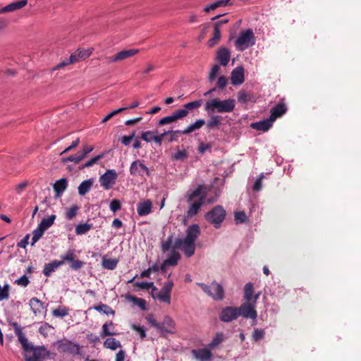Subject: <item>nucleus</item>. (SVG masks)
Returning <instances> with one entry per match:
<instances>
[{
  "label": "nucleus",
  "instance_id": "obj_16",
  "mask_svg": "<svg viewBox=\"0 0 361 361\" xmlns=\"http://www.w3.org/2000/svg\"><path fill=\"white\" fill-rule=\"evenodd\" d=\"M287 111L288 108L285 99H281L279 104L271 109L269 118L274 122L278 118L285 114Z\"/></svg>",
  "mask_w": 361,
  "mask_h": 361
},
{
  "label": "nucleus",
  "instance_id": "obj_55",
  "mask_svg": "<svg viewBox=\"0 0 361 361\" xmlns=\"http://www.w3.org/2000/svg\"><path fill=\"white\" fill-rule=\"evenodd\" d=\"M104 154H100L92 159H90L89 161L85 162L83 165H82L80 169H82L85 168H88L92 166L93 164H96L99 160H100L102 158H103Z\"/></svg>",
  "mask_w": 361,
  "mask_h": 361
},
{
  "label": "nucleus",
  "instance_id": "obj_37",
  "mask_svg": "<svg viewBox=\"0 0 361 361\" xmlns=\"http://www.w3.org/2000/svg\"><path fill=\"white\" fill-rule=\"evenodd\" d=\"M220 39H221V28L218 27V25L216 26L214 25L213 37L211 39H209L207 42V44L209 46V47H214L216 44H217V43L219 42Z\"/></svg>",
  "mask_w": 361,
  "mask_h": 361
},
{
  "label": "nucleus",
  "instance_id": "obj_19",
  "mask_svg": "<svg viewBox=\"0 0 361 361\" xmlns=\"http://www.w3.org/2000/svg\"><path fill=\"white\" fill-rule=\"evenodd\" d=\"M30 351L32 352V355H25V361H42L41 359L44 357L47 353L44 347L35 348L32 346V349H30Z\"/></svg>",
  "mask_w": 361,
  "mask_h": 361
},
{
  "label": "nucleus",
  "instance_id": "obj_18",
  "mask_svg": "<svg viewBox=\"0 0 361 361\" xmlns=\"http://www.w3.org/2000/svg\"><path fill=\"white\" fill-rule=\"evenodd\" d=\"M244 68L242 66L235 68L231 74V82L233 85H240L244 82Z\"/></svg>",
  "mask_w": 361,
  "mask_h": 361
},
{
  "label": "nucleus",
  "instance_id": "obj_5",
  "mask_svg": "<svg viewBox=\"0 0 361 361\" xmlns=\"http://www.w3.org/2000/svg\"><path fill=\"white\" fill-rule=\"evenodd\" d=\"M226 214V212L224 207L217 205L205 214V219L209 223L213 224L216 228H219L224 221Z\"/></svg>",
  "mask_w": 361,
  "mask_h": 361
},
{
  "label": "nucleus",
  "instance_id": "obj_43",
  "mask_svg": "<svg viewBox=\"0 0 361 361\" xmlns=\"http://www.w3.org/2000/svg\"><path fill=\"white\" fill-rule=\"evenodd\" d=\"M93 308L97 312H102L106 315L115 314V311L110 306L106 304L101 303L99 305L94 306Z\"/></svg>",
  "mask_w": 361,
  "mask_h": 361
},
{
  "label": "nucleus",
  "instance_id": "obj_44",
  "mask_svg": "<svg viewBox=\"0 0 361 361\" xmlns=\"http://www.w3.org/2000/svg\"><path fill=\"white\" fill-rule=\"evenodd\" d=\"M92 228V224H80L75 227V233L77 235H83L87 233Z\"/></svg>",
  "mask_w": 361,
  "mask_h": 361
},
{
  "label": "nucleus",
  "instance_id": "obj_50",
  "mask_svg": "<svg viewBox=\"0 0 361 361\" xmlns=\"http://www.w3.org/2000/svg\"><path fill=\"white\" fill-rule=\"evenodd\" d=\"M188 157V153L185 149H178L176 153L172 155V159L176 161H183Z\"/></svg>",
  "mask_w": 361,
  "mask_h": 361
},
{
  "label": "nucleus",
  "instance_id": "obj_28",
  "mask_svg": "<svg viewBox=\"0 0 361 361\" xmlns=\"http://www.w3.org/2000/svg\"><path fill=\"white\" fill-rule=\"evenodd\" d=\"M68 187V181L66 178H61L56 180L54 185V190L55 192V196L59 197L62 195L63 192Z\"/></svg>",
  "mask_w": 361,
  "mask_h": 361
},
{
  "label": "nucleus",
  "instance_id": "obj_23",
  "mask_svg": "<svg viewBox=\"0 0 361 361\" xmlns=\"http://www.w3.org/2000/svg\"><path fill=\"white\" fill-rule=\"evenodd\" d=\"M200 233V227L197 224H192L190 226L186 231V236L183 238L190 242L195 243Z\"/></svg>",
  "mask_w": 361,
  "mask_h": 361
},
{
  "label": "nucleus",
  "instance_id": "obj_59",
  "mask_svg": "<svg viewBox=\"0 0 361 361\" xmlns=\"http://www.w3.org/2000/svg\"><path fill=\"white\" fill-rule=\"evenodd\" d=\"M265 334V331L264 329H255L252 334V339L254 341H258L259 340L262 339Z\"/></svg>",
  "mask_w": 361,
  "mask_h": 361
},
{
  "label": "nucleus",
  "instance_id": "obj_40",
  "mask_svg": "<svg viewBox=\"0 0 361 361\" xmlns=\"http://www.w3.org/2000/svg\"><path fill=\"white\" fill-rule=\"evenodd\" d=\"M104 346L106 348L115 350L118 348L121 347V344L119 341H117L114 338H109L104 341Z\"/></svg>",
  "mask_w": 361,
  "mask_h": 361
},
{
  "label": "nucleus",
  "instance_id": "obj_64",
  "mask_svg": "<svg viewBox=\"0 0 361 361\" xmlns=\"http://www.w3.org/2000/svg\"><path fill=\"white\" fill-rule=\"evenodd\" d=\"M109 207L111 212H116L121 209V202L118 200L114 199L111 201Z\"/></svg>",
  "mask_w": 361,
  "mask_h": 361
},
{
  "label": "nucleus",
  "instance_id": "obj_42",
  "mask_svg": "<svg viewBox=\"0 0 361 361\" xmlns=\"http://www.w3.org/2000/svg\"><path fill=\"white\" fill-rule=\"evenodd\" d=\"M55 219L56 215L52 214L47 218L42 219L38 226L41 227L43 230L46 231L53 225Z\"/></svg>",
  "mask_w": 361,
  "mask_h": 361
},
{
  "label": "nucleus",
  "instance_id": "obj_7",
  "mask_svg": "<svg viewBox=\"0 0 361 361\" xmlns=\"http://www.w3.org/2000/svg\"><path fill=\"white\" fill-rule=\"evenodd\" d=\"M61 262H66L70 263V269L74 271L80 270L85 264L82 260L77 259L75 250L74 249H69L67 252L61 256Z\"/></svg>",
  "mask_w": 361,
  "mask_h": 361
},
{
  "label": "nucleus",
  "instance_id": "obj_52",
  "mask_svg": "<svg viewBox=\"0 0 361 361\" xmlns=\"http://www.w3.org/2000/svg\"><path fill=\"white\" fill-rule=\"evenodd\" d=\"M75 63V59L74 56H72L71 55L68 59L63 60L61 62H60L56 66H54L52 70L53 71L58 70V69L63 68L69 64H72V63Z\"/></svg>",
  "mask_w": 361,
  "mask_h": 361
},
{
  "label": "nucleus",
  "instance_id": "obj_58",
  "mask_svg": "<svg viewBox=\"0 0 361 361\" xmlns=\"http://www.w3.org/2000/svg\"><path fill=\"white\" fill-rule=\"evenodd\" d=\"M157 131L148 130L144 131L141 134V138L147 142H150L153 140V137L157 134Z\"/></svg>",
  "mask_w": 361,
  "mask_h": 361
},
{
  "label": "nucleus",
  "instance_id": "obj_20",
  "mask_svg": "<svg viewBox=\"0 0 361 361\" xmlns=\"http://www.w3.org/2000/svg\"><path fill=\"white\" fill-rule=\"evenodd\" d=\"M15 327V333L18 336L19 342L21 343L23 348L26 352H30V349H32V345L28 343V341L21 329L19 327L17 323H13Z\"/></svg>",
  "mask_w": 361,
  "mask_h": 361
},
{
  "label": "nucleus",
  "instance_id": "obj_57",
  "mask_svg": "<svg viewBox=\"0 0 361 361\" xmlns=\"http://www.w3.org/2000/svg\"><path fill=\"white\" fill-rule=\"evenodd\" d=\"M135 286L137 287L140 288L141 289L148 290L150 288H152L153 293L154 290H157V288L154 286L153 282H136L135 283Z\"/></svg>",
  "mask_w": 361,
  "mask_h": 361
},
{
  "label": "nucleus",
  "instance_id": "obj_14",
  "mask_svg": "<svg viewBox=\"0 0 361 361\" xmlns=\"http://www.w3.org/2000/svg\"><path fill=\"white\" fill-rule=\"evenodd\" d=\"M157 330L160 331V336L166 338L167 334H173L175 333V322L169 316H165L162 322L159 323Z\"/></svg>",
  "mask_w": 361,
  "mask_h": 361
},
{
  "label": "nucleus",
  "instance_id": "obj_21",
  "mask_svg": "<svg viewBox=\"0 0 361 361\" xmlns=\"http://www.w3.org/2000/svg\"><path fill=\"white\" fill-rule=\"evenodd\" d=\"M273 123L274 121L268 118L258 122L252 123L250 127L256 130L267 132L271 128Z\"/></svg>",
  "mask_w": 361,
  "mask_h": 361
},
{
  "label": "nucleus",
  "instance_id": "obj_11",
  "mask_svg": "<svg viewBox=\"0 0 361 361\" xmlns=\"http://www.w3.org/2000/svg\"><path fill=\"white\" fill-rule=\"evenodd\" d=\"M240 313V316L245 319L250 318L255 322L257 317V312L255 310V305L251 302L246 301L243 302L240 307H237Z\"/></svg>",
  "mask_w": 361,
  "mask_h": 361
},
{
  "label": "nucleus",
  "instance_id": "obj_10",
  "mask_svg": "<svg viewBox=\"0 0 361 361\" xmlns=\"http://www.w3.org/2000/svg\"><path fill=\"white\" fill-rule=\"evenodd\" d=\"M174 249H180L187 257H192L195 251V243L183 240L181 238H177L173 244Z\"/></svg>",
  "mask_w": 361,
  "mask_h": 361
},
{
  "label": "nucleus",
  "instance_id": "obj_27",
  "mask_svg": "<svg viewBox=\"0 0 361 361\" xmlns=\"http://www.w3.org/2000/svg\"><path fill=\"white\" fill-rule=\"evenodd\" d=\"M152 203L149 200H147L137 204V211L140 216H147L152 212Z\"/></svg>",
  "mask_w": 361,
  "mask_h": 361
},
{
  "label": "nucleus",
  "instance_id": "obj_38",
  "mask_svg": "<svg viewBox=\"0 0 361 361\" xmlns=\"http://www.w3.org/2000/svg\"><path fill=\"white\" fill-rule=\"evenodd\" d=\"M230 0H217L214 3L205 6L204 8V11L206 13H209L211 11H213L219 7H224L228 5Z\"/></svg>",
  "mask_w": 361,
  "mask_h": 361
},
{
  "label": "nucleus",
  "instance_id": "obj_47",
  "mask_svg": "<svg viewBox=\"0 0 361 361\" xmlns=\"http://www.w3.org/2000/svg\"><path fill=\"white\" fill-rule=\"evenodd\" d=\"M52 314L56 317H63L68 314V308L64 306H59L57 309L52 311Z\"/></svg>",
  "mask_w": 361,
  "mask_h": 361
},
{
  "label": "nucleus",
  "instance_id": "obj_25",
  "mask_svg": "<svg viewBox=\"0 0 361 361\" xmlns=\"http://www.w3.org/2000/svg\"><path fill=\"white\" fill-rule=\"evenodd\" d=\"M63 264V262L61 260H54L49 263L45 264L43 269V274L45 276H49L51 273L55 271L59 267Z\"/></svg>",
  "mask_w": 361,
  "mask_h": 361
},
{
  "label": "nucleus",
  "instance_id": "obj_45",
  "mask_svg": "<svg viewBox=\"0 0 361 361\" xmlns=\"http://www.w3.org/2000/svg\"><path fill=\"white\" fill-rule=\"evenodd\" d=\"M128 298L129 299V300L132 301L135 305H137L141 310H147V303L145 300L137 298L133 295H129Z\"/></svg>",
  "mask_w": 361,
  "mask_h": 361
},
{
  "label": "nucleus",
  "instance_id": "obj_36",
  "mask_svg": "<svg viewBox=\"0 0 361 361\" xmlns=\"http://www.w3.org/2000/svg\"><path fill=\"white\" fill-rule=\"evenodd\" d=\"M92 185L93 180L92 179H87L82 181L78 186V194L80 196L85 195L90 190Z\"/></svg>",
  "mask_w": 361,
  "mask_h": 361
},
{
  "label": "nucleus",
  "instance_id": "obj_8",
  "mask_svg": "<svg viewBox=\"0 0 361 361\" xmlns=\"http://www.w3.org/2000/svg\"><path fill=\"white\" fill-rule=\"evenodd\" d=\"M173 287V282L171 280L167 281L164 283L163 287L161 288V290L157 293L156 295H154L153 293H152V297L154 299H158L159 301L170 304L171 302V293L172 290V288Z\"/></svg>",
  "mask_w": 361,
  "mask_h": 361
},
{
  "label": "nucleus",
  "instance_id": "obj_4",
  "mask_svg": "<svg viewBox=\"0 0 361 361\" xmlns=\"http://www.w3.org/2000/svg\"><path fill=\"white\" fill-rule=\"evenodd\" d=\"M255 44V37L252 29L240 32L238 37L235 41V47L238 51H245Z\"/></svg>",
  "mask_w": 361,
  "mask_h": 361
},
{
  "label": "nucleus",
  "instance_id": "obj_34",
  "mask_svg": "<svg viewBox=\"0 0 361 361\" xmlns=\"http://www.w3.org/2000/svg\"><path fill=\"white\" fill-rule=\"evenodd\" d=\"M205 124L204 119H198L195 123L190 124L183 130L184 135H188L196 130L200 129Z\"/></svg>",
  "mask_w": 361,
  "mask_h": 361
},
{
  "label": "nucleus",
  "instance_id": "obj_53",
  "mask_svg": "<svg viewBox=\"0 0 361 361\" xmlns=\"http://www.w3.org/2000/svg\"><path fill=\"white\" fill-rule=\"evenodd\" d=\"M224 340V335L222 333H217L215 336L213 338L210 343L209 344V347L210 348H214L218 345H219Z\"/></svg>",
  "mask_w": 361,
  "mask_h": 361
},
{
  "label": "nucleus",
  "instance_id": "obj_17",
  "mask_svg": "<svg viewBox=\"0 0 361 361\" xmlns=\"http://www.w3.org/2000/svg\"><path fill=\"white\" fill-rule=\"evenodd\" d=\"M139 52V49H130L122 50L109 58L111 62H118L133 56Z\"/></svg>",
  "mask_w": 361,
  "mask_h": 361
},
{
  "label": "nucleus",
  "instance_id": "obj_26",
  "mask_svg": "<svg viewBox=\"0 0 361 361\" xmlns=\"http://www.w3.org/2000/svg\"><path fill=\"white\" fill-rule=\"evenodd\" d=\"M27 4V0L12 2L0 9V13L11 12L22 8Z\"/></svg>",
  "mask_w": 361,
  "mask_h": 361
},
{
  "label": "nucleus",
  "instance_id": "obj_31",
  "mask_svg": "<svg viewBox=\"0 0 361 361\" xmlns=\"http://www.w3.org/2000/svg\"><path fill=\"white\" fill-rule=\"evenodd\" d=\"M114 329L115 326L112 322L104 324L102 327L101 336L106 337L116 335L117 333L114 331Z\"/></svg>",
  "mask_w": 361,
  "mask_h": 361
},
{
  "label": "nucleus",
  "instance_id": "obj_29",
  "mask_svg": "<svg viewBox=\"0 0 361 361\" xmlns=\"http://www.w3.org/2000/svg\"><path fill=\"white\" fill-rule=\"evenodd\" d=\"M29 305L35 315L40 314L47 307L37 298H32L30 300Z\"/></svg>",
  "mask_w": 361,
  "mask_h": 361
},
{
  "label": "nucleus",
  "instance_id": "obj_51",
  "mask_svg": "<svg viewBox=\"0 0 361 361\" xmlns=\"http://www.w3.org/2000/svg\"><path fill=\"white\" fill-rule=\"evenodd\" d=\"M78 210L79 207L78 205L74 204L71 206L66 212V218L68 220H72L77 215Z\"/></svg>",
  "mask_w": 361,
  "mask_h": 361
},
{
  "label": "nucleus",
  "instance_id": "obj_46",
  "mask_svg": "<svg viewBox=\"0 0 361 361\" xmlns=\"http://www.w3.org/2000/svg\"><path fill=\"white\" fill-rule=\"evenodd\" d=\"M44 230H43L41 227L39 226L36 229H35L32 232V238L31 241V245L33 246L39 240V238L43 235L44 233Z\"/></svg>",
  "mask_w": 361,
  "mask_h": 361
},
{
  "label": "nucleus",
  "instance_id": "obj_33",
  "mask_svg": "<svg viewBox=\"0 0 361 361\" xmlns=\"http://www.w3.org/2000/svg\"><path fill=\"white\" fill-rule=\"evenodd\" d=\"M238 102L240 104H245L248 102H255V98L252 94L240 90L238 93Z\"/></svg>",
  "mask_w": 361,
  "mask_h": 361
},
{
  "label": "nucleus",
  "instance_id": "obj_13",
  "mask_svg": "<svg viewBox=\"0 0 361 361\" xmlns=\"http://www.w3.org/2000/svg\"><path fill=\"white\" fill-rule=\"evenodd\" d=\"M129 171L130 175L133 176H139L143 177L145 175L149 176L151 174L148 167L139 159L135 160L131 163Z\"/></svg>",
  "mask_w": 361,
  "mask_h": 361
},
{
  "label": "nucleus",
  "instance_id": "obj_6",
  "mask_svg": "<svg viewBox=\"0 0 361 361\" xmlns=\"http://www.w3.org/2000/svg\"><path fill=\"white\" fill-rule=\"evenodd\" d=\"M197 285L214 300H222L224 298V290L221 285L213 281L210 285L199 283Z\"/></svg>",
  "mask_w": 361,
  "mask_h": 361
},
{
  "label": "nucleus",
  "instance_id": "obj_9",
  "mask_svg": "<svg viewBox=\"0 0 361 361\" xmlns=\"http://www.w3.org/2000/svg\"><path fill=\"white\" fill-rule=\"evenodd\" d=\"M118 173L114 169H108L99 177V183L102 187L105 190L111 189L116 183Z\"/></svg>",
  "mask_w": 361,
  "mask_h": 361
},
{
  "label": "nucleus",
  "instance_id": "obj_63",
  "mask_svg": "<svg viewBox=\"0 0 361 361\" xmlns=\"http://www.w3.org/2000/svg\"><path fill=\"white\" fill-rule=\"evenodd\" d=\"M81 159H80V155L78 156H74V155H71L69 157H63L61 159V162L63 164H66L67 163L68 161H73L74 162L75 164H79L80 161H81Z\"/></svg>",
  "mask_w": 361,
  "mask_h": 361
},
{
  "label": "nucleus",
  "instance_id": "obj_32",
  "mask_svg": "<svg viewBox=\"0 0 361 361\" xmlns=\"http://www.w3.org/2000/svg\"><path fill=\"white\" fill-rule=\"evenodd\" d=\"M92 54L91 50L86 49H78L75 52L71 54L72 56H74L75 63L80 60H85L87 59Z\"/></svg>",
  "mask_w": 361,
  "mask_h": 361
},
{
  "label": "nucleus",
  "instance_id": "obj_3",
  "mask_svg": "<svg viewBox=\"0 0 361 361\" xmlns=\"http://www.w3.org/2000/svg\"><path fill=\"white\" fill-rule=\"evenodd\" d=\"M54 345L60 353H67L73 356L82 354V347L80 344L66 338L58 340L54 343Z\"/></svg>",
  "mask_w": 361,
  "mask_h": 361
},
{
  "label": "nucleus",
  "instance_id": "obj_12",
  "mask_svg": "<svg viewBox=\"0 0 361 361\" xmlns=\"http://www.w3.org/2000/svg\"><path fill=\"white\" fill-rule=\"evenodd\" d=\"M240 317L237 307L228 306L222 308L219 313V319L224 322H230Z\"/></svg>",
  "mask_w": 361,
  "mask_h": 361
},
{
  "label": "nucleus",
  "instance_id": "obj_2",
  "mask_svg": "<svg viewBox=\"0 0 361 361\" xmlns=\"http://www.w3.org/2000/svg\"><path fill=\"white\" fill-rule=\"evenodd\" d=\"M235 107V101L233 99L220 100L215 98L209 100L204 105V110L207 112L230 113Z\"/></svg>",
  "mask_w": 361,
  "mask_h": 361
},
{
  "label": "nucleus",
  "instance_id": "obj_54",
  "mask_svg": "<svg viewBox=\"0 0 361 361\" xmlns=\"http://www.w3.org/2000/svg\"><path fill=\"white\" fill-rule=\"evenodd\" d=\"M173 237L172 235H169L166 240L161 242V251L166 252L169 250L173 243Z\"/></svg>",
  "mask_w": 361,
  "mask_h": 361
},
{
  "label": "nucleus",
  "instance_id": "obj_30",
  "mask_svg": "<svg viewBox=\"0 0 361 361\" xmlns=\"http://www.w3.org/2000/svg\"><path fill=\"white\" fill-rule=\"evenodd\" d=\"M222 116L220 115H213L207 122V128L210 130L214 128H219L221 125Z\"/></svg>",
  "mask_w": 361,
  "mask_h": 361
},
{
  "label": "nucleus",
  "instance_id": "obj_35",
  "mask_svg": "<svg viewBox=\"0 0 361 361\" xmlns=\"http://www.w3.org/2000/svg\"><path fill=\"white\" fill-rule=\"evenodd\" d=\"M176 250L173 248L169 257L164 260L165 265L176 266L178 264L180 255Z\"/></svg>",
  "mask_w": 361,
  "mask_h": 361
},
{
  "label": "nucleus",
  "instance_id": "obj_1",
  "mask_svg": "<svg viewBox=\"0 0 361 361\" xmlns=\"http://www.w3.org/2000/svg\"><path fill=\"white\" fill-rule=\"evenodd\" d=\"M203 186L200 185L195 190L188 192L185 197L188 202H191L188 211L187 216H195L204 203L206 194H202Z\"/></svg>",
  "mask_w": 361,
  "mask_h": 361
},
{
  "label": "nucleus",
  "instance_id": "obj_41",
  "mask_svg": "<svg viewBox=\"0 0 361 361\" xmlns=\"http://www.w3.org/2000/svg\"><path fill=\"white\" fill-rule=\"evenodd\" d=\"M202 100L199 99V100H196V101H193V102L185 104L183 105V109H180L179 110H185V111L186 110L187 116H188L189 114V111H192V110L198 109L199 107H200L202 106Z\"/></svg>",
  "mask_w": 361,
  "mask_h": 361
},
{
  "label": "nucleus",
  "instance_id": "obj_61",
  "mask_svg": "<svg viewBox=\"0 0 361 361\" xmlns=\"http://www.w3.org/2000/svg\"><path fill=\"white\" fill-rule=\"evenodd\" d=\"M247 218L244 212H238L235 213V221L236 224L245 223Z\"/></svg>",
  "mask_w": 361,
  "mask_h": 361
},
{
  "label": "nucleus",
  "instance_id": "obj_24",
  "mask_svg": "<svg viewBox=\"0 0 361 361\" xmlns=\"http://www.w3.org/2000/svg\"><path fill=\"white\" fill-rule=\"evenodd\" d=\"M231 58V53L226 47H220L216 52V59L221 65L226 66L228 65Z\"/></svg>",
  "mask_w": 361,
  "mask_h": 361
},
{
  "label": "nucleus",
  "instance_id": "obj_56",
  "mask_svg": "<svg viewBox=\"0 0 361 361\" xmlns=\"http://www.w3.org/2000/svg\"><path fill=\"white\" fill-rule=\"evenodd\" d=\"M9 297V285L6 283L3 287L0 285V301L8 299Z\"/></svg>",
  "mask_w": 361,
  "mask_h": 361
},
{
  "label": "nucleus",
  "instance_id": "obj_15",
  "mask_svg": "<svg viewBox=\"0 0 361 361\" xmlns=\"http://www.w3.org/2000/svg\"><path fill=\"white\" fill-rule=\"evenodd\" d=\"M187 116L186 110H176L172 113V114L161 118L158 121V126H164L166 124H170L177 121L179 119L183 118Z\"/></svg>",
  "mask_w": 361,
  "mask_h": 361
},
{
  "label": "nucleus",
  "instance_id": "obj_60",
  "mask_svg": "<svg viewBox=\"0 0 361 361\" xmlns=\"http://www.w3.org/2000/svg\"><path fill=\"white\" fill-rule=\"evenodd\" d=\"M212 147V145L211 143L200 142L198 144L197 151L200 154H203L206 151L211 150Z\"/></svg>",
  "mask_w": 361,
  "mask_h": 361
},
{
  "label": "nucleus",
  "instance_id": "obj_48",
  "mask_svg": "<svg viewBox=\"0 0 361 361\" xmlns=\"http://www.w3.org/2000/svg\"><path fill=\"white\" fill-rule=\"evenodd\" d=\"M167 135H170L169 142H177L178 140V135H184L183 130H171L166 131Z\"/></svg>",
  "mask_w": 361,
  "mask_h": 361
},
{
  "label": "nucleus",
  "instance_id": "obj_62",
  "mask_svg": "<svg viewBox=\"0 0 361 361\" xmlns=\"http://www.w3.org/2000/svg\"><path fill=\"white\" fill-rule=\"evenodd\" d=\"M126 109H127V108H119L118 109L112 111L102 119V123H106V121H108L109 119H111L115 115H116L121 112H123Z\"/></svg>",
  "mask_w": 361,
  "mask_h": 361
},
{
  "label": "nucleus",
  "instance_id": "obj_49",
  "mask_svg": "<svg viewBox=\"0 0 361 361\" xmlns=\"http://www.w3.org/2000/svg\"><path fill=\"white\" fill-rule=\"evenodd\" d=\"M117 264L118 261L114 259H104L102 261L103 267L109 270L114 269Z\"/></svg>",
  "mask_w": 361,
  "mask_h": 361
},
{
  "label": "nucleus",
  "instance_id": "obj_22",
  "mask_svg": "<svg viewBox=\"0 0 361 361\" xmlns=\"http://www.w3.org/2000/svg\"><path fill=\"white\" fill-rule=\"evenodd\" d=\"M192 355L200 361H209L212 356V352L207 348L194 349Z\"/></svg>",
  "mask_w": 361,
  "mask_h": 361
},
{
  "label": "nucleus",
  "instance_id": "obj_39",
  "mask_svg": "<svg viewBox=\"0 0 361 361\" xmlns=\"http://www.w3.org/2000/svg\"><path fill=\"white\" fill-rule=\"evenodd\" d=\"M254 287L251 282L245 284L244 287V298L247 302H251L253 298Z\"/></svg>",
  "mask_w": 361,
  "mask_h": 361
}]
</instances>
